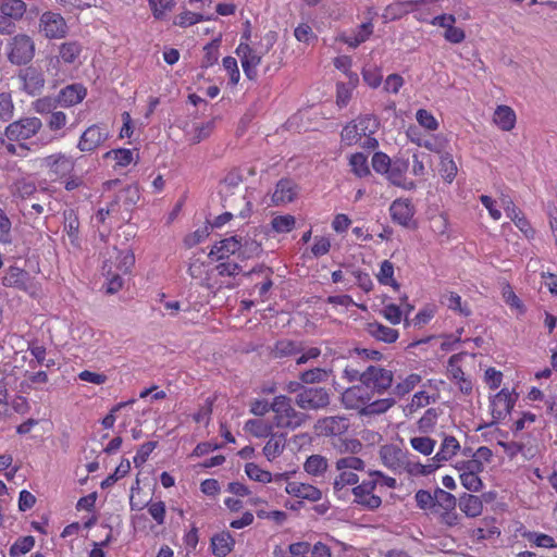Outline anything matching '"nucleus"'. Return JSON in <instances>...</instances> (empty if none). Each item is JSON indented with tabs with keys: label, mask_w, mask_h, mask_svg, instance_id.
Here are the masks:
<instances>
[{
	"label": "nucleus",
	"mask_w": 557,
	"mask_h": 557,
	"mask_svg": "<svg viewBox=\"0 0 557 557\" xmlns=\"http://www.w3.org/2000/svg\"><path fill=\"white\" fill-rule=\"evenodd\" d=\"M86 96L87 88L81 83H74L60 89L57 101L63 108H71L79 104Z\"/></svg>",
	"instance_id": "5701e85b"
},
{
	"label": "nucleus",
	"mask_w": 557,
	"mask_h": 557,
	"mask_svg": "<svg viewBox=\"0 0 557 557\" xmlns=\"http://www.w3.org/2000/svg\"><path fill=\"white\" fill-rule=\"evenodd\" d=\"M209 20L210 17L205 15L202 12L185 9L173 18V25L186 28Z\"/></svg>",
	"instance_id": "ea45409f"
},
{
	"label": "nucleus",
	"mask_w": 557,
	"mask_h": 557,
	"mask_svg": "<svg viewBox=\"0 0 557 557\" xmlns=\"http://www.w3.org/2000/svg\"><path fill=\"white\" fill-rule=\"evenodd\" d=\"M409 443L414 451L423 456L432 455L437 444L436 440L426 435L412 436L410 437Z\"/></svg>",
	"instance_id": "de8ad7c7"
},
{
	"label": "nucleus",
	"mask_w": 557,
	"mask_h": 557,
	"mask_svg": "<svg viewBox=\"0 0 557 557\" xmlns=\"http://www.w3.org/2000/svg\"><path fill=\"white\" fill-rule=\"evenodd\" d=\"M375 482L370 479L363 480L359 485L352 488L354 502L366 509L374 510L382 504V498L377 495Z\"/></svg>",
	"instance_id": "dca6fc26"
},
{
	"label": "nucleus",
	"mask_w": 557,
	"mask_h": 557,
	"mask_svg": "<svg viewBox=\"0 0 557 557\" xmlns=\"http://www.w3.org/2000/svg\"><path fill=\"white\" fill-rule=\"evenodd\" d=\"M302 346L300 342L283 338L277 341L272 348L274 358L296 357L301 352Z\"/></svg>",
	"instance_id": "f704fd0d"
},
{
	"label": "nucleus",
	"mask_w": 557,
	"mask_h": 557,
	"mask_svg": "<svg viewBox=\"0 0 557 557\" xmlns=\"http://www.w3.org/2000/svg\"><path fill=\"white\" fill-rule=\"evenodd\" d=\"M517 398L518 395L507 388H503L495 394L490 404L493 422L504 420L511 412Z\"/></svg>",
	"instance_id": "f3484780"
},
{
	"label": "nucleus",
	"mask_w": 557,
	"mask_h": 557,
	"mask_svg": "<svg viewBox=\"0 0 557 557\" xmlns=\"http://www.w3.org/2000/svg\"><path fill=\"white\" fill-rule=\"evenodd\" d=\"M26 9V3L22 0H3L0 4V13L14 21L21 20Z\"/></svg>",
	"instance_id": "a19ab883"
},
{
	"label": "nucleus",
	"mask_w": 557,
	"mask_h": 557,
	"mask_svg": "<svg viewBox=\"0 0 557 557\" xmlns=\"http://www.w3.org/2000/svg\"><path fill=\"white\" fill-rule=\"evenodd\" d=\"M366 331L374 339L386 344H393L399 337V332L396 329L386 326L377 321L369 322L367 324Z\"/></svg>",
	"instance_id": "7c9ffc66"
},
{
	"label": "nucleus",
	"mask_w": 557,
	"mask_h": 557,
	"mask_svg": "<svg viewBox=\"0 0 557 557\" xmlns=\"http://www.w3.org/2000/svg\"><path fill=\"white\" fill-rule=\"evenodd\" d=\"M285 492L295 498L305 499L308 502H318L322 498V492L317 486L299 481L287 482Z\"/></svg>",
	"instance_id": "b1692460"
},
{
	"label": "nucleus",
	"mask_w": 557,
	"mask_h": 557,
	"mask_svg": "<svg viewBox=\"0 0 557 557\" xmlns=\"http://www.w3.org/2000/svg\"><path fill=\"white\" fill-rule=\"evenodd\" d=\"M69 122V117L65 112L54 110L51 112L46 120V125L48 129L53 133L54 139L62 138L64 134V128Z\"/></svg>",
	"instance_id": "4c0bfd02"
},
{
	"label": "nucleus",
	"mask_w": 557,
	"mask_h": 557,
	"mask_svg": "<svg viewBox=\"0 0 557 557\" xmlns=\"http://www.w3.org/2000/svg\"><path fill=\"white\" fill-rule=\"evenodd\" d=\"M332 370H327L324 368H313L306 370L300 373L299 380L305 384H315L327 381L331 375Z\"/></svg>",
	"instance_id": "864d4df0"
},
{
	"label": "nucleus",
	"mask_w": 557,
	"mask_h": 557,
	"mask_svg": "<svg viewBox=\"0 0 557 557\" xmlns=\"http://www.w3.org/2000/svg\"><path fill=\"white\" fill-rule=\"evenodd\" d=\"M152 16L158 21H164L174 10L176 0H147Z\"/></svg>",
	"instance_id": "37998d69"
},
{
	"label": "nucleus",
	"mask_w": 557,
	"mask_h": 557,
	"mask_svg": "<svg viewBox=\"0 0 557 557\" xmlns=\"http://www.w3.org/2000/svg\"><path fill=\"white\" fill-rule=\"evenodd\" d=\"M134 263L135 256L131 250L113 249V255L102 265L107 294H115L122 289V275L129 273Z\"/></svg>",
	"instance_id": "f03ea898"
},
{
	"label": "nucleus",
	"mask_w": 557,
	"mask_h": 557,
	"mask_svg": "<svg viewBox=\"0 0 557 557\" xmlns=\"http://www.w3.org/2000/svg\"><path fill=\"white\" fill-rule=\"evenodd\" d=\"M57 103H58L57 98H52L50 96H45V97L36 99L33 102L32 107L36 113L41 114V115H45V114L49 115L51 112L54 111Z\"/></svg>",
	"instance_id": "774afa93"
},
{
	"label": "nucleus",
	"mask_w": 557,
	"mask_h": 557,
	"mask_svg": "<svg viewBox=\"0 0 557 557\" xmlns=\"http://www.w3.org/2000/svg\"><path fill=\"white\" fill-rule=\"evenodd\" d=\"M17 78L21 83V89L29 96L40 95L45 88V75L38 67L30 65L21 69L17 73Z\"/></svg>",
	"instance_id": "9b49d317"
},
{
	"label": "nucleus",
	"mask_w": 557,
	"mask_h": 557,
	"mask_svg": "<svg viewBox=\"0 0 557 557\" xmlns=\"http://www.w3.org/2000/svg\"><path fill=\"white\" fill-rule=\"evenodd\" d=\"M421 382V375L418 373H410L405 379L399 381L393 387V394L397 397H404L409 394Z\"/></svg>",
	"instance_id": "8fccbe9b"
},
{
	"label": "nucleus",
	"mask_w": 557,
	"mask_h": 557,
	"mask_svg": "<svg viewBox=\"0 0 557 557\" xmlns=\"http://www.w3.org/2000/svg\"><path fill=\"white\" fill-rule=\"evenodd\" d=\"M503 298L504 301L511 308L517 310L519 314L525 313V307L522 302V300L517 296V294L513 292L512 287L507 284L503 288Z\"/></svg>",
	"instance_id": "338daca9"
},
{
	"label": "nucleus",
	"mask_w": 557,
	"mask_h": 557,
	"mask_svg": "<svg viewBox=\"0 0 557 557\" xmlns=\"http://www.w3.org/2000/svg\"><path fill=\"white\" fill-rule=\"evenodd\" d=\"M245 472L250 480L256 482L270 483L273 480V475L270 471L262 469L255 462L246 463Z\"/></svg>",
	"instance_id": "13d9d810"
},
{
	"label": "nucleus",
	"mask_w": 557,
	"mask_h": 557,
	"mask_svg": "<svg viewBox=\"0 0 557 557\" xmlns=\"http://www.w3.org/2000/svg\"><path fill=\"white\" fill-rule=\"evenodd\" d=\"M373 391L362 384L347 387L341 396V401L346 409L356 410L361 416H373L386 412L393 405L391 398L373 399Z\"/></svg>",
	"instance_id": "f257e3e1"
},
{
	"label": "nucleus",
	"mask_w": 557,
	"mask_h": 557,
	"mask_svg": "<svg viewBox=\"0 0 557 557\" xmlns=\"http://www.w3.org/2000/svg\"><path fill=\"white\" fill-rule=\"evenodd\" d=\"M393 372L379 366H369L362 371V383L373 391L383 394L393 385Z\"/></svg>",
	"instance_id": "1a4fd4ad"
},
{
	"label": "nucleus",
	"mask_w": 557,
	"mask_h": 557,
	"mask_svg": "<svg viewBox=\"0 0 557 557\" xmlns=\"http://www.w3.org/2000/svg\"><path fill=\"white\" fill-rule=\"evenodd\" d=\"M409 168L408 160L405 159H395L387 171L386 175L388 181L398 187L405 189H412L414 187L413 182H407L406 173Z\"/></svg>",
	"instance_id": "a878e982"
},
{
	"label": "nucleus",
	"mask_w": 557,
	"mask_h": 557,
	"mask_svg": "<svg viewBox=\"0 0 557 557\" xmlns=\"http://www.w3.org/2000/svg\"><path fill=\"white\" fill-rule=\"evenodd\" d=\"M414 213V206L408 198H397L389 206L392 221L403 227L410 226Z\"/></svg>",
	"instance_id": "4be33fe9"
},
{
	"label": "nucleus",
	"mask_w": 557,
	"mask_h": 557,
	"mask_svg": "<svg viewBox=\"0 0 557 557\" xmlns=\"http://www.w3.org/2000/svg\"><path fill=\"white\" fill-rule=\"evenodd\" d=\"M286 446V435L283 433H273L268 436V441L263 446L262 453L268 461H273L280 457Z\"/></svg>",
	"instance_id": "473e14b6"
},
{
	"label": "nucleus",
	"mask_w": 557,
	"mask_h": 557,
	"mask_svg": "<svg viewBox=\"0 0 557 557\" xmlns=\"http://www.w3.org/2000/svg\"><path fill=\"white\" fill-rule=\"evenodd\" d=\"M109 138V132L106 126L92 124L88 126L81 135L77 148L82 152H92L101 147Z\"/></svg>",
	"instance_id": "f8f14e48"
},
{
	"label": "nucleus",
	"mask_w": 557,
	"mask_h": 557,
	"mask_svg": "<svg viewBox=\"0 0 557 557\" xmlns=\"http://www.w3.org/2000/svg\"><path fill=\"white\" fill-rule=\"evenodd\" d=\"M2 284L29 294H34L36 290L34 277L24 269L14 265L7 270L2 277Z\"/></svg>",
	"instance_id": "2eb2a0df"
},
{
	"label": "nucleus",
	"mask_w": 557,
	"mask_h": 557,
	"mask_svg": "<svg viewBox=\"0 0 557 557\" xmlns=\"http://www.w3.org/2000/svg\"><path fill=\"white\" fill-rule=\"evenodd\" d=\"M304 469L310 475H321L327 469V460L321 455H311L305 461Z\"/></svg>",
	"instance_id": "3c124183"
},
{
	"label": "nucleus",
	"mask_w": 557,
	"mask_h": 557,
	"mask_svg": "<svg viewBox=\"0 0 557 557\" xmlns=\"http://www.w3.org/2000/svg\"><path fill=\"white\" fill-rule=\"evenodd\" d=\"M83 47L77 41H65L58 47V58L64 63V65H73L78 60Z\"/></svg>",
	"instance_id": "c9c22d12"
},
{
	"label": "nucleus",
	"mask_w": 557,
	"mask_h": 557,
	"mask_svg": "<svg viewBox=\"0 0 557 557\" xmlns=\"http://www.w3.org/2000/svg\"><path fill=\"white\" fill-rule=\"evenodd\" d=\"M521 536L530 544L531 547L547 549L557 547L556 540L546 533L524 530L521 532Z\"/></svg>",
	"instance_id": "e433bc0d"
},
{
	"label": "nucleus",
	"mask_w": 557,
	"mask_h": 557,
	"mask_svg": "<svg viewBox=\"0 0 557 557\" xmlns=\"http://www.w3.org/2000/svg\"><path fill=\"white\" fill-rule=\"evenodd\" d=\"M349 425V419L344 416L324 417L315 422L314 431L319 436H341Z\"/></svg>",
	"instance_id": "aec40b11"
},
{
	"label": "nucleus",
	"mask_w": 557,
	"mask_h": 557,
	"mask_svg": "<svg viewBox=\"0 0 557 557\" xmlns=\"http://www.w3.org/2000/svg\"><path fill=\"white\" fill-rule=\"evenodd\" d=\"M440 493L443 494L450 503L451 508L446 509L444 512L441 513V523L447 525V527H455L459 522L458 513L455 511V497L444 492L443 490H440Z\"/></svg>",
	"instance_id": "e2e57ef3"
},
{
	"label": "nucleus",
	"mask_w": 557,
	"mask_h": 557,
	"mask_svg": "<svg viewBox=\"0 0 557 557\" xmlns=\"http://www.w3.org/2000/svg\"><path fill=\"white\" fill-rule=\"evenodd\" d=\"M410 11V2L406 1H395L388 4L382 14V18L384 23H388L392 21H396L401 18L404 15L409 13Z\"/></svg>",
	"instance_id": "c03bdc74"
},
{
	"label": "nucleus",
	"mask_w": 557,
	"mask_h": 557,
	"mask_svg": "<svg viewBox=\"0 0 557 557\" xmlns=\"http://www.w3.org/2000/svg\"><path fill=\"white\" fill-rule=\"evenodd\" d=\"M299 185L289 177L281 178L274 187L271 195V202L273 206H285L294 202L299 194Z\"/></svg>",
	"instance_id": "412c9836"
},
{
	"label": "nucleus",
	"mask_w": 557,
	"mask_h": 557,
	"mask_svg": "<svg viewBox=\"0 0 557 557\" xmlns=\"http://www.w3.org/2000/svg\"><path fill=\"white\" fill-rule=\"evenodd\" d=\"M235 546V539L228 531L215 533L210 540V548L215 557H226Z\"/></svg>",
	"instance_id": "c85d7f7f"
},
{
	"label": "nucleus",
	"mask_w": 557,
	"mask_h": 557,
	"mask_svg": "<svg viewBox=\"0 0 557 557\" xmlns=\"http://www.w3.org/2000/svg\"><path fill=\"white\" fill-rule=\"evenodd\" d=\"M273 412V425L277 429L295 430L299 428L306 419L305 413L297 411L293 401L285 395L275 396L271 403Z\"/></svg>",
	"instance_id": "39448f33"
},
{
	"label": "nucleus",
	"mask_w": 557,
	"mask_h": 557,
	"mask_svg": "<svg viewBox=\"0 0 557 557\" xmlns=\"http://www.w3.org/2000/svg\"><path fill=\"white\" fill-rule=\"evenodd\" d=\"M379 455L382 463L388 470L395 474H401L409 451L404 450L395 444H386L381 446Z\"/></svg>",
	"instance_id": "4468645a"
},
{
	"label": "nucleus",
	"mask_w": 557,
	"mask_h": 557,
	"mask_svg": "<svg viewBox=\"0 0 557 557\" xmlns=\"http://www.w3.org/2000/svg\"><path fill=\"white\" fill-rule=\"evenodd\" d=\"M245 430L255 437L265 438L271 434L273 424H269L259 419H250L245 423Z\"/></svg>",
	"instance_id": "603ef678"
},
{
	"label": "nucleus",
	"mask_w": 557,
	"mask_h": 557,
	"mask_svg": "<svg viewBox=\"0 0 557 557\" xmlns=\"http://www.w3.org/2000/svg\"><path fill=\"white\" fill-rule=\"evenodd\" d=\"M349 165L351 172L357 177L362 178L370 174L367 156L363 154L362 152L352 153L349 158Z\"/></svg>",
	"instance_id": "5fc2aeb1"
},
{
	"label": "nucleus",
	"mask_w": 557,
	"mask_h": 557,
	"mask_svg": "<svg viewBox=\"0 0 557 557\" xmlns=\"http://www.w3.org/2000/svg\"><path fill=\"white\" fill-rule=\"evenodd\" d=\"M459 508L467 517L475 518L482 513L483 503L479 496L463 494L459 498Z\"/></svg>",
	"instance_id": "58836bf2"
},
{
	"label": "nucleus",
	"mask_w": 557,
	"mask_h": 557,
	"mask_svg": "<svg viewBox=\"0 0 557 557\" xmlns=\"http://www.w3.org/2000/svg\"><path fill=\"white\" fill-rule=\"evenodd\" d=\"M63 219V232L66 234L70 245L75 249H81V223L77 212L74 209L64 210Z\"/></svg>",
	"instance_id": "393cba45"
},
{
	"label": "nucleus",
	"mask_w": 557,
	"mask_h": 557,
	"mask_svg": "<svg viewBox=\"0 0 557 557\" xmlns=\"http://www.w3.org/2000/svg\"><path fill=\"white\" fill-rule=\"evenodd\" d=\"M35 42L26 34L14 35L7 45L8 60L14 65H26L35 57Z\"/></svg>",
	"instance_id": "423d86ee"
},
{
	"label": "nucleus",
	"mask_w": 557,
	"mask_h": 557,
	"mask_svg": "<svg viewBox=\"0 0 557 557\" xmlns=\"http://www.w3.org/2000/svg\"><path fill=\"white\" fill-rule=\"evenodd\" d=\"M379 125L377 119L372 114L359 116L344 126L341 133L342 141L347 146H352L366 137L367 145L374 148L377 146V140L372 135L376 133Z\"/></svg>",
	"instance_id": "20e7f679"
},
{
	"label": "nucleus",
	"mask_w": 557,
	"mask_h": 557,
	"mask_svg": "<svg viewBox=\"0 0 557 557\" xmlns=\"http://www.w3.org/2000/svg\"><path fill=\"white\" fill-rule=\"evenodd\" d=\"M411 141L435 153L443 152L447 146V139L441 134L432 135L425 139L411 137Z\"/></svg>",
	"instance_id": "a18cd8bd"
},
{
	"label": "nucleus",
	"mask_w": 557,
	"mask_h": 557,
	"mask_svg": "<svg viewBox=\"0 0 557 557\" xmlns=\"http://www.w3.org/2000/svg\"><path fill=\"white\" fill-rule=\"evenodd\" d=\"M437 469V465H435L433 458H429L426 463H421L420 461L412 459L409 454L404 465L403 473H407L411 476H428L434 473Z\"/></svg>",
	"instance_id": "2f4dec72"
},
{
	"label": "nucleus",
	"mask_w": 557,
	"mask_h": 557,
	"mask_svg": "<svg viewBox=\"0 0 557 557\" xmlns=\"http://www.w3.org/2000/svg\"><path fill=\"white\" fill-rule=\"evenodd\" d=\"M35 546V539L32 535L18 537L10 547L11 557H20L27 554Z\"/></svg>",
	"instance_id": "bf43d9fd"
},
{
	"label": "nucleus",
	"mask_w": 557,
	"mask_h": 557,
	"mask_svg": "<svg viewBox=\"0 0 557 557\" xmlns=\"http://www.w3.org/2000/svg\"><path fill=\"white\" fill-rule=\"evenodd\" d=\"M338 471L339 474L335 478L333 483V487L336 492L345 488L346 486L355 485L358 483V475L354 471L347 469Z\"/></svg>",
	"instance_id": "69168bd1"
},
{
	"label": "nucleus",
	"mask_w": 557,
	"mask_h": 557,
	"mask_svg": "<svg viewBox=\"0 0 557 557\" xmlns=\"http://www.w3.org/2000/svg\"><path fill=\"white\" fill-rule=\"evenodd\" d=\"M363 82L372 89H376L383 81L381 67L376 65L364 66L361 71Z\"/></svg>",
	"instance_id": "4d7b16f0"
},
{
	"label": "nucleus",
	"mask_w": 557,
	"mask_h": 557,
	"mask_svg": "<svg viewBox=\"0 0 557 557\" xmlns=\"http://www.w3.org/2000/svg\"><path fill=\"white\" fill-rule=\"evenodd\" d=\"M295 226L296 219L290 214L276 215L271 220V227L276 233H289Z\"/></svg>",
	"instance_id": "052dcab7"
},
{
	"label": "nucleus",
	"mask_w": 557,
	"mask_h": 557,
	"mask_svg": "<svg viewBox=\"0 0 557 557\" xmlns=\"http://www.w3.org/2000/svg\"><path fill=\"white\" fill-rule=\"evenodd\" d=\"M296 403L301 409L318 410L330 404V395L324 387H309L297 395Z\"/></svg>",
	"instance_id": "6ab92c4d"
},
{
	"label": "nucleus",
	"mask_w": 557,
	"mask_h": 557,
	"mask_svg": "<svg viewBox=\"0 0 557 557\" xmlns=\"http://www.w3.org/2000/svg\"><path fill=\"white\" fill-rule=\"evenodd\" d=\"M436 312L437 308L434 304H426L417 312V314L413 318H405L404 326H413L417 329H421L432 321Z\"/></svg>",
	"instance_id": "72a5a7b5"
},
{
	"label": "nucleus",
	"mask_w": 557,
	"mask_h": 557,
	"mask_svg": "<svg viewBox=\"0 0 557 557\" xmlns=\"http://www.w3.org/2000/svg\"><path fill=\"white\" fill-rule=\"evenodd\" d=\"M368 14L370 15L367 22L361 23L352 30L351 34L342 33L336 37V41L347 45L351 49L358 48L361 44L366 42L371 38L374 33V25L372 22L373 15H375L374 9L369 8Z\"/></svg>",
	"instance_id": "9d476101"
},
{
	"label": "nucleus",
	"mask_w": 557,
	"mask_h": 557,
	"mask_svg": "<svg viewBox=\"0 0 557 557\" xmlns=\"http://www.w3.org/2000/svg\"><path fill=\"white\" fill-rule=\"evenodd\" d=\"M465 352L455 354L449 357L447 362V375L458 386L459 391L466 395L472 392V381L466 375L461 368V361Z\"/></svg>",
	"instance_id": "a211bd4d"
},
{
	"label": "nucleus",
	"mask_w": 557,
	"mask_h": 557,
	"mask_svg": "<svg viewBox=\"0 0 557 557\" xmlns=\"http://www.w3.org/2000/svg\"><path fill=\"white\" fill-rule=\"evenodd\" d=\"M104 158H111L119 168H126L134 162V150L128 148L112 149L104 154Z\"/></svg>",
	"instance_id": "6e6d98bb"
},
{
	"label": "nucleus",
	"mask_w": 557,
	"mask_h": 557,
	"mask_svg": "<svg viewBox=\"0 0 557 557\" xmlns=\"http://www.w3.org/2000/svg\"><path fill=\"white\" fill-rule=\"evenodd\" d=\"M376 278L380 284L391 286L395 290H398L400 287L399 283L394 278V264L389 260H384L381 263Z\"/></svg>",
	"instance_id": "09e8293b"
},
{
	"label": "nucleus",
	"mask_w": 557,
	"mask_h": 557,
	"mask_svg": "<svg viewBox=\"0 0 557 557\" xmlns=\"http://www.w3.org/2000/svg\"><path fill=\"white\" fill-rule=\"evenodd\" d=\"M492 121L500 131L510 132L516 126L517 114L511 107L499 104L494 110Z\"/></svg>",
	"instance_id": "cd10ccee"
},
{
	"label": "nucleus",
	"mask_w": 557,
	"mask_h": 557,
	"mask_svg": "<svg viewBox=\"0 0 557 557\" xmlns=\"http://www.w3.org/2000/svg\"><path fill=\"white\" fill-rule=\"evenodd\" d=\"M277 34L274 30L268 32L260 42L259 47L252 48L246 42H240L236 48V53L240 59L245 76L249 81H256L258 77L257 67L261 64L262 58L275 45Z\"/></svg>",
	"instance_id": "7ed1b4c3"
},
{
	"label": "nucleus",
	"mask_w": 557,
	"mask_h": 557,
	"mask_svg": "<svg viewBox=\"0 0 557 557\" xmlns=\"http://www.w3.org/2000/svg\"><path fill=\"white\" fill-rule=\"evenodd\" d=\"M459 450L460 444L458 440L453 435H446L440 445L438 451L432 458L437 468H441L444 462L454 458Z\"/></svg>",
	"instance_id": "c756f323"
},
{
	"label": "nucleus",
	"mask_w": 557,
	"mask_h": 557,
	"mask_svg": "<svg viewBox=\"0 0 557 557\" xmlns=\"http://www.w3.org/2000/svg\"><path fill=\"white\" fill-rule=\"evenodd\" d=\"M75 159L63 152L52 153L42 159V166L47 169V173L51 181L62 182L67 178L75 169Z\"/></svg>",
	"instance_id": "0eeeda50"
},
{
	"label": "nucleus",
	"mask_w": 557,
	"mask_h": 557,
	"mask_svg": "<svg viewBox=\"0 0 557 557\" xmlns=\"http://www.w3.org/2000/svg\"><path fill=\"white\" fill-rule=\"evenodd\" d=\"M371 482H375V488L382 492L384 488H396L397 482L395 478L388 476L382 471H372L369 473Z\"/></svg>",
	"instance_id": "0e129e2a"
},
{
	"label": "nucleus",
	"mask_w": 557,
	"mask_h": 557,
	"mask_svg": "<svg viewBox=\"0 0 557 557\" xmlns=\"http://www.w3.org/2000/svg\"><path fill=\"white\" fill-rule=\"evenodd\" d=\"M380 314L393 325L404 322V312L396 304H385L380 310Z\"/></svg>",
	"instance_id": "680f3d73"
},
{
	"label": "nucleus",
	"mask_w": 557,
	"mask_h": 557,
	"mask_svg": "<svg viewBox=\"0 0 557 557\" xmlns=\"http://www.w3.org/2000/svg\"><path fill=\"white\" fill-rule=\"evenodd\" d=\"M239 258L251 259L259 257L262 252V245L250 236H240Z\"/></svg>",
	"instance_id": "49530a36"
},
{
	"label": "nucleus",
	"mask_w": 557,
	"mask_h": 557,
	"mask_svg": "<svg viewBox=\"0 0 557 557\" xmlns=\"http://www.w3.org/2000/svg\"><path fill=\"white\" fill-rule=\"evenodd\" d=\"M42 127L39 117H23L10 123L5 127V136L11 141H24L34 137Z\"/></svg>",
	"instance_id": "6e6552de"
},
{
	"label": "nucleus",
	"mask_w": 557,
	"mask_h": 557,
	"mask_svg": "<svg viewBox=\"0 0 557 557\" xmlns=\"http://www.w3.org/2000/svg\"><path fill=\"white\" fill-rule=\"evenodd\" d=\"M240 247V235H234L218 242L212 247L210 256L215 257L216 260L228 259L232 255L239 256Z\"/></svg>",
	"instance_id": "bb28decb"
},
{
	"label": "nucleus",
	"mask_w": 557,
	"mask_h": 557,
	"mask_svg": "<svg viewBox=\"0 0 557 557\" xmlns=\"http://www.w3.org/2000/svg\"><path fill=\"white\" fill-rule=\"evenodd\" d=\"M434 401H435V397L431 396L425 391H419V392L413 394V396L411 397L410 403L406 405V407L404 409L405 414L407 417L408 416H412L418 410L429 406L431 403H434Z\"/></svg>",
	"instance_id": "79ce46f5"
},
{
	"label": "nucleus",
	"mask_w": 557,
	"mask_h": 557,
	"mask_svg": "<svg viewBox=\"0 0 557 557\" xmlns=\"http://www.w3.org/2000/svg\"><path fill=\"white\" fill-rule=\"evenodd\" d=\"M39 28L49 39L63 38L67 34V25L60 13L47 11L39 18Z\"/></svg>",
	"instance_id": "ddd939ff"
}]
</instances>
